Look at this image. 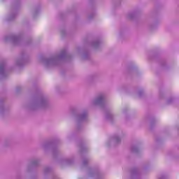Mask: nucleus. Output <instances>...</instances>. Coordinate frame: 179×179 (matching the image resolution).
<instances>
[{"label":"nucleus","instance_id":"423d86ee","mask_svg":"<svg viewBox=\"0 0 179 179\" xmlns=\"http://www.w3.org/2000/svg\"><path fill=\"white\" fill-rule=\"evenodd\" d=\"M9 70L6 69V63H0V79H5L8 75Z\"/></svg>","mask_w":179,"mask_h":179},{"label":"nucleus","instance_id":"f257e3e1","mask_svg":"<svg viewBox=\"0 0 179 179\" xmlns=\"http://www.w3.org/2000/svg\"><path fill=\"white\" fill-rule=\"evenodd\" d=\"M71 57V55L68 54L66 49H64L60 52L59 55H55L50 57H42L41 62L47 69L54 68V66L59 65L61 61H66Z\"/></svg>","mask_w":179,"mask_h":179},{"label":"nucleus","instance_id":"f3484780","mask_svg":"<svg viewBox=\"0 0 179 179\" xmlns=\"http://www.w3.org/2000/svg\"><path fill=\"white\" fill-rule=\"evenodd\" d=\"M15 17H16V13H12L8 16L7 20L8 22H12V20H14Z\"/></svg>","mask_w":179,"mask_h":179},{"label":"nucleus","instance_id":"39448f33","mask_svg":"<svg viewBox=\"0 0 179 179\" xmlns=\"http://www.w3.org/2000/svg\"><path fill=\"white\" fill-rule=\"evenodd\" d=\"M87 112L83 111L76 115V120L78 124L77 128L79 129V124H82V122H85L87 121Z\"/></svg>","mask_w":179,"mask_h":179},{"label":"nucleus","instance_id":"412c9836","mask_svg":"<svg viewBox=\"0 0 179 179\" xmlns=\"http://www.w3.org/2000/svg\"><path fill=\"white\" fill-rule=\"evenodd\" d=\"M136 14L135 13H130L128 14L127 17L129 19H135Z\"/></svg>","mask_w":179,"mask_h":179},{"label":"nucleus","instance_id":"6e6552de","mask_svg":"<svg viewBox=\"0 0 179 179\" xmlns=\"http://www.w3.org/2000/svg\"><path fill=\"white\" fill-rule=\"evenodd\" d=\"M131 178H139L141 177V172L138 168H132L130 171Z\"/></svg>","mask_w":179,"mask_h":179},{"label":"nucleus","instance_id":"bb28decb","mask_svg":"<svg viewBox=\"0 0 179 179\" xmlns=\"http://www.w3.org/2000/svg\"><path fill=\"white\" fill-rule=\"evenodd\" d=\"M171 103H173V99L170 98L169 99H168L167 101V104H171Z\"/></svg>","mask_w":179,"mask_h":179},{"label":"nucleus","instance_id":"a878e982","mask_svg":"<svg viewBox=\"0 0 179 179\" xmlns=\"http://www.w3.org/2000/svg\"><path fill=\"white\" fill-rule=\"evenodd\" d=\"M138 96H139V97H142V96H143V91H142V90L139 91Z\"/></svg>","mask_w":179,"mask_h":179},{"label":"nucleus","instance_id":"5701e85b","mask_svg":"<svg viewBox=\"0 0 179 179\" xmlns=\"http://www.w3.org/2000/svg\"><path fill=\"white\" fill-rule=\"evenodd\" d=\"M83 59H89V55L88 54H84L83 56Z\"/></svg>","mask_w":179,"mask_h":179},{"label":"nucleus","instance_id":"7c9ffc66","mask_svg":"<svg viewBox=\"0 0 179 179\" xmlns=\"http://www.w3.org/2000/svg\"><path fill=\"white\" fill-rule=\"evenodd\" d=\"M150 125L152 127V125H153V120H150Z\"/></svg>","mask_w":179,"mask_h":179},{"label":"nucleus","instance_id":"7ed1b4c3","mask_svg":"<svg viewBox=\"0 0 179 179\" xmlns=\"http://www.w3.org/2000/svg\"><path fill=\"white\" fill-rule=\"evenodd\" d=\"M92 106H99L103 110H106V95L103 93L99 94L92 101Z\"/></svg>","mask_w":179,"mask_h":179},{"label":"nucleus","instance_id":"b1692460","mask_svg":"<svg viewBox=\"0 0 179 179\" xmlns=\"http://www.w3.org/2000/svg\"><path fill=\"white\" fill-rule=\"evenodd\" d=\"M96 16V14L93 13L88 16V19L91 20V19H93V17Z\"/></svg>","mask_w":179,"mask_h":179},{"label":"nucleus","instance_id":"6ab92c4d","mask_svg":"<svg viewBox=\"0 0 179 179\" xmlns=\"http://www.w3.org/2000/svg\"><path fill=\"white\" fill-rule=\"evenodd\" d=\"M3 111H5V108L3 107V103L0 101V113L3 114Z\"/></svg>","mask_w":179,"mask_h":179},{"label":"nucleus","instance_id":"393cba45","mask_svg":"<svg viewBox=\"0 0 179 179\" xmlns=\"http://www.w3.org/2000/svg\"><path fill=\"white\" fill-rule=\"evenodd\" d=\"M57 153H58V150L53 149L52 150L53 156H55V155H57Z\"/></svg>","mask_w":179,"mask_h":179},{"label":"nucleus","instance_id":"9d476101","mask_svg":"<svg viewBox=\"0 0 179 179\" xmlns=\"http://www.w3.org/2000/svg\"><path fill=\"white\" fill-rule=\"evenodd\" d=\"M26 59H24V55L22 53L20 59H17L15 62V65L17 66H23V64H25Z\"/></svg>","mask_w":179,"mask_h":179},{"label":"nucleus","instance_id":"4468645a","mask_svg":"<svg viewBox=\"0 0 179 179\" xmlns=\"http://www.w3.org/2000/svg\"><path fill=\"white\" fill-rule=\"evenodd\" d=\"M101 44V41L96 40V41H94L92 43V45L94 48H99V47L100 46V45Z\"/></svg>","mask_w":179,"mask_h":179},{"label":"nucleus","instance_id":"0eeeda50","mask_svg":"<svg viewBox=\"0 0 179 179\" xmlns=\"http://www.w3.org/2000/svg\"><path fill=\"white\" fill-rule=\"evenodd\" d=\"M89 177H94L95 179H103L106 176L104 173L100 171H95L93 169L88 170Z\"/></svg>","mask_w":179,"mask_h":179},{"label":"nucleus","instance_id":"2eb2a0df","mask_svg":"<svg viewBox=\"0 0 179 179\" xmlns=\"http://www.w3.org/2000/svg\"><path fill=\"white\" fill-rule=\"evenodd\" d=\"M40 164V159H33L31 164V167H37Z\"/></svg>","mask_w":179,"mask_h":179},{"label":"nucleus","instance_id":"dca6fc26","mask_svg":"<svg viewBox=\"0 0 179 179\" xmlns=\"http://www.w3.org/2000/svg\"><path fill=\"white\" fill-rule=\"evenodd\" d=\"M51 145H52V143H51V142H46L43 144L42 148H43V149H44V150H47V149H48V148H50L51 146Z\"/></svg>","mask_w":179,"mask_h":179},{"label":"nucleus","instance_id":"4be33fe9","mask_svg":"<svg viewBox=\"0 0 179 179\" xmlns=\"http://www.w3.org/2000/svg\"><path fill=\"white\" fill-rule=\"evenodd\" d=\"M50 171H51V168H50V167H45L44 169L45 174H48V173H50Z\"/></svg>","mask_w":179,"mask_h":179},{"label":"nucleus","instance_id":"ddd939ff","mask_svg":"<svg viewBox=\"0 0 179 179\" xmlns=\"http://www.w3.org/2000/svg\"><path fill=\"white\" fill-rule=\"evenodd\" d=\"M79 148H80V152L81 153H85V152H87V150H89V148H87V146L83 143L80 144Z\"/></svg>","mask_w":179,"mask_h":179},{"label":"nucleus","instance_id":"aec40b11","mask_svg":"<svg viewBox=\"0 0 179 179\" xmlns=\"http://www.w3.org/2000/svg\"><path fill=\"white\" fill-rule=\"evenodd\" d=\"M131 152L133 153H138V152H139V149L138 148V147L134 145L131 147Z\"/></svg>","mask_w":179,"mask_h":179},{"label":"nucleus","instance_id":"c756f323","mask_svg":"<svg viewBox=\"0 0 179 179\" xmlns=\"http://www.w3.org/2000/svg\"><path fill=\"white\" fill-rule=\"evenodd\" d=\"M159 179H166V176H162L161 177L159 178Z\"/></svg>","mask_w":179,"mask_h":179},{"label":"nucleus","instance_id":"f03ea898","mask_svg":"<svg viewBox=\"0 0 179 179\" xmlns=\"http://www.w3.org/2000/svg\"><path fill=\"white\" fill-rule=\"evenodd\" d=\"M50 107H51V103H50L48 98L38 94L32 97L29 106V110L32 111L36 110H48Z\"/></svg>","mask_w":179,"mask_h":179},{"label":"nucleus","instance_id":"20e7f679","mask_svg":"<svg viewBox=\"0 0 179 179\" xmlns=\"http://www.w3.org/2000/svg\"><path fill=\"white\" fill-rule=\"evenodd\" d=\"M4 41H6V43H11L14 45H19V44H20V42L22 41V36L12 34L6 36L4 38Z\"/></svg>","mask_w":179,"mask_h":179},{"label":"nucleus","instance_id":"a211bd4d","mask_svg":"<svg viewBox=\"0 0 179 179\" xmlns=\"http://www.w3.org/2000/svg\"><path fill=\"white\" fill-rule=\"evenodd\" d=\"M89 162H90V159L83 158V166H86L87 164H89Z\"/></svg>","mask_w":179,"mask_h":179},{"label":"nucleus","instance_id":"c85d7f7f","mask_svg":"<svg viewBox=\"0 0 179 179\" xmlns=\"http://www.w3.org/2000/svg\"><path fill=\"white\" fill-rule=\"evenodd\" d=\"M38 11H37V10H35V12L34 13V17H36V15H37Z\"/></svg>","mask_w":179,"mask_h":179},{"label":"nucleus","instance_id":"f8f14e48","mask_svg":"<svg viewBox=\"0 0 179 179\" xmlns=\"http://www.w3.org/2000/svg\"><path fill=\"white\" fill-rule=\"evenodd\" d=\"M106 118L107 121H109V122H113V120H114V116L110 110H108V112H106Z\"/></svg>","mask_w":179,"mask_h":179},{"label":"nucleus","instance_id":"1a4fd4ad","mask_svg":"<svg viewBox=\"0 0 179 179\" xmlns=\"http://www.w3.org/2000/svg\"><path fill=\"white\" fill-rule=\"evenodd\" d=\"M119 143H121V138L118 137V136H113L109 141V146L110 145H113V146H117Z\"/></svg>","mask_w":179,"mask_h":179},{"label":"nucleus","instance_id":"9b49d317","mask_svg":"<svg viewBox=\"0 0 179 179\" xmlns=\"http://www.w3.org/2000/svg\"><path fill=\"white\" fill-rule=\"evenodd\" d=\"M73 164V160L72 159H64L60 161L61 166H71Z\"/></svg>","mask_w":179,"mask_h":179},{"label":"nucleus","instance_id":"cd10ccee","mask_svg":"<svg viewBox=\"0 0 179 179\" xmlns=\"http://www.w3.org/2000/svg\"><path fill=\"white\" fill-rule=\"evenodd\" d=\"M20 90H22V87H17L16 88L17 93H18V92H20Z\"/></svg>","mask_w":179,"mask_h":179},{"label":"nucleus","instance_id":"2f4dec72","mask_svg":"<svg viewBox=\"0 0 179 179\" xmlns=\"http://www.w3.org/2000/svg\"><path fill=\"white\" fill-rule=\"evenodd\" d=\"M14 6H16V4H14Z\"/></svg>","mask_w":179,"mask_h":179}]
</instances>
